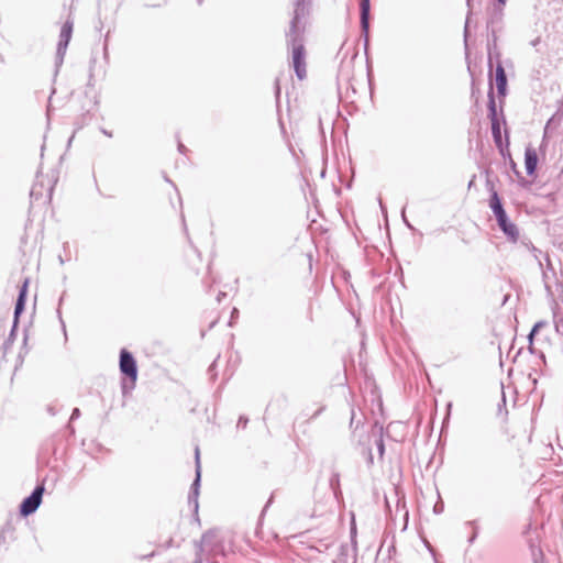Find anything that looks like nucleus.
Wrapping results in <instances>:
<instances>
[{"label": "nucleus", "instance_id": "f257e3e1", "mask_svg": "<svg viewBox=\"0 0 563 563\" xmlns=\"http://www.w3.org/2000/svg\"><path fill=\"white\" fill-rule=\"evenodd\" d=\"M306 15V0H296L294 18L290 23V30L287 34L288 43L291 46L292 66L297 77L302 80L306 75L305 48L301 41L303 25L301 20Z\"/></svg>", "mask_w": 563, "mask_h": 563}, {"label": "nucleus", "instance_id": "f03ea898", "mask_svg": "<svg viewBox=\"0 0 563 563\" xmlns=\"http://www.w3.org/2000/svg\"><path fill=\"white\" fill-rule=\"evenodd\" d=\"M120 371L135 383L137 377L136 363L132 354L124 349L120 353Z\"/></svg>", "mask_w": 563, "mask_h": 563}, {"label": "nucleus", "instance_id": "7ed1b4c3", "mask_svg": "<svg viewBox=\"0 0 563 563\" xmlns=\"http://www.w3.org/2000/svg\"><path fill=\"white\" fill-rule=\"evenodd\" d=\"M43 495V487H36L33 493L26 497L20 507V511L23 516L33 514L40 506Z\"/></svg>", "mask_w": 563, "mask_h": 563}, {"label": "nucleus", "instance_id": "20e7f679", "mask_svg": "<svg viewBox=\"0 0 563 563\" xmlns=\"http://www.w3.org/2000/svg\"><path fill=\"white\" fill-rule=\"evenodd\" d=\"M71 33H73V22L67 20L60 30L59 42H58V46H57V56L60 59V62L63 60V57L65 55V52H66L69 41L71 38Z\"/></svg>", "mask_w": 563, "mask_h": 563}, {"label": "nucleus", "instance_id": "39448f33", "mask_svg": "<svg viewBox=\"0 0 563 563\" xmlns=\"http://www.w3.org/2000/svg\"><path fill=\"white\" fill-rule=\"evenodd\" d=\"M195 457H196V479H195V482L192 484L191 493L189 494L188 499H189V504H194L195 511H197V509H198L197 497H198V488H199V483H200V452H199V448H196Z\"/></svg>", "mask_w": 563, "mask_h": 563}, {"label": "nucleus", "instance_id": "423d86ee", "mask_svg": "<svg viewBox=\"0 0 563 563\" xmlns=\"http://www.w3.org/2000/svg\"><path fill=\"white\" fill-rule=\"evenodd\" d=\"M499 228L503 230V232L511 240L516 241L519 236V232L517 227L508 221L507 214H504L501 217L496 218Z\"/></svg>", "mask_w": 563, "mask_h": 563}, {"label": "nucleus", "instance_id": "0eeeda50", "mask_svg": "<svg viewBox=\"0 0 563 563\" xmlns=\"http://www.w3.org/2000/svg\"><path fill=\"white\" fill-rule=\"evenodd\" d=\"M360 8H361V27L362 32L365 34V37L367 38L368 30H369V0H360Z\"/></svg>", "mask_w": 563, "mask_h": 563}, {"label": "nucleus", "instance_id": "6e6552de", "mask_svg": "<svg viewBox=\"0 0 563 563\" xmlns=\"http://www.w3.org/2000/svg\"><path fill=\"white\" fill-rule=\"evenodd\" d=\"M545 269H542V278L545 288L549 290L552 282H556V273L549 255H545Z\"/></svg>", "mask_w": 563, "mask_h": 563}, {"label": "nucleus", "instance_id": "1a4fd4ad", "mask_svg": "<svg viewBox=\"0 0 563 563\" xmlns=\"http://www.w3.org/2000/svg\"><path fill=\"white\" fill-rule=\"evenodd\" d=\"M525 164L528 175H533L538 164V155L533 147L528 146L525 153Z\"/></svg>", "mask_w": 563, "mask_h": 563}, {"label": "nucleus", "instance_id": "9d476101", "mask_svg": "<svg viewBox=\"0 0 563 563\" xmlns=\"http://www.w3.org/2000/svg\"><path fill=\"white\" fill-rule=\"evenodd\" d=\"M507 86V78L504 67L498 64L496 67V87L500 95H505Z\"/></svg>", "mask_w": 563, "mask_h": 563}, {"label": "nucleus", "instance_id": "9b49d317", "mask_svg": "<svg viewBox=\"0 0 563 563\" xmlns=\"http://www.w3.org/2000/svg\"><path fill=\"white\" fill-rule=\"evenodd\" d=\"M489 206H490V208H492V210H493V212H494L496 218L506 214L497 192H494L492 195Z\"/></svg>", "mask_w": 563, "mask_h": 563}, {"label": "nucleus", "instance_id": "f8f14e48", "mask_svg": "<svg viewBox=\"0 0 563 563\" xmlns=\"http://www.w3.org/2000/svg\"><path fill=\"white\" fill-rule=\"evenodd\" d=\"M26 286H27V282L24 283L22 289L20 290L19 298L16 300L15 309H14L15 318H18V316L23 311L24 299H25V295H26Z\"/></svg>", "mask_w": 563, "mask_h": 563}, {"label": "nucleus", "instance_id": "ddd939ff", "mask_svg": "<svg viewBox=\"0 0 563 563\" xmlns=\"http://www.w3.org/2000/svg\"><path fill=\"white\" fill-rule=\"evenodd\" d=\"M489 112H490V117L493 120V123H492L493 133H494V136L497 137V135L499 134V126L494 119L496 115V103H495L494 97L492 95H490V100H489Z\"/></svg>", "mask_w": 563, "mask_h": 563}, {"label": "nucleus", "instance_id": "4468645a", "mask_svg": "<svg viewBox=\"0 0 563 563\" xmlns=\"http://www.w3.org/2000/svg\"><path fill=\"white\" fill-rule=\"evenodd\" d=\"M80 416V410L78 408H75L71 412V416H70V421H74L76 419H78Z\"/></svg>", "mask_w": 563, "mask_h": 563}, {"label": "nucleus", "instance_id": "2eb2a0df", "mask_svg": "<svg viewBox=\"0 0 563 563\" xmlns=\"http://www.w3.org/2000/svg\"><path fill=\"white\" fill-rule=\"evenodd\" d=\"M507 3V0H497V5H496V10H498L499 12H501L503 8L506 5Z\"/></svg>", "mask_w": 563, "mask_h": 563}, {"label": "nucleus", "instance_id": "dca6fc26", "mask_svg": "<svg viewBox=\"0 0 563 563\" xmlns=\"http://www.w3.org/2000/svg\"><path fill=\"white\" fill-rule=\"evenodd\" d=\"M532 251L534 252V257L538 260V263H539L540 267L542 268L543 267L542 261L538 257V254L541 252L539 250H537L536 247H532Z\"/></svg>", "mask_w": 563, "mask_h": 563}, {"label": "nucleus", "instance_id": "f3484780", "mask_svg": "<svg viewBox=\"0 0 563 563\" xmlns=\"http://www.w3.org/2000/svg\"><path fill=\"white\" fill-rule=\"evenodd\" d=\"M543 324L541 322H538L534 324L531 333H530V336H532L537 331H539V329L542 327Z\"/></svg>", "mask_w": 563, "mask_h": 563}, {"label": "nucleus", "instance_id": "a211bd4d", "mask_svg": "<svg viewBox=\"0 0 563 563\" xmlns=\"http://www.w3.org/2000/svg\"><path fill=\"white\" fill-rule=\"evenodd\" d=\"M209 538H210V534H209V533H206V534L202 537V544H203V545L208 542Z\"/></svg>", "mask_w": 563, "mask_h": 563}, {"label": "nucleus", "instance_id": "6ab92c4d", "mask_svg": "<svg viewBox=\"0 0 563 563\" xmlns=\"http://www.w3.org/2000/svg\"><path fill=\"white\" fill-rule=\"evenodd\" d=\"M103 133H104L106 135H108V136H111V133H109V132H107V131H104V130H103Z\"/></svg>", "mask_w": 563, "mask_h": 563}, {"label": "nucleus", "instance_id": "aec40b11", "mask_svg": "<svg viewBox=\"0 0 563 563\" xmlns=\"http://www.w3.org/2000/svg\"><path fill=\"white\" fill-rule=\"evenodd\" d=\"M195 563H202V560H201V559H198V560H196V562H195Z\"/></svg>", "mask_w": 563, "mask_h": 563}]
</instances>
